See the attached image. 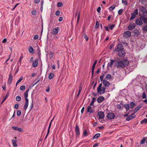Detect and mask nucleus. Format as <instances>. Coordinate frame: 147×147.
I'll list each match as a JSON object with an SVG mask.
<instances>
[{
  "label": "nucleus",
  "mask_w": 147,
  "mask_h": 147,
  "mask_svg": "<svg viewBox=\"0 0 147 147\" xmlns=\"http://www.w3.org/2000/svg\"><path fill=\"white\" fill-rule=\"evenodd\" d=\"M115 51H117L118 53V55L120 57H123L125 55L123 45L121 44H118L117 48L114 51V52Z\"/></svg>",
  "instance_id": "obj_1"
},
{
  "label": "nucleus",
  "mask_w": 147,
  "mask_h": 147,
  "mask_svg": "<svg viewBox=\"0 0 147 147\" xmlns=\"http://www.w3.org/2000/svg\"><path fill=\"white\" fill-rule=\"evenodd\" d=\"M128 64L129 62L127 60L123 59L117 61L116 63V66L118 68H122L127 65Z\"/></svg>",
  "instance_id": "obj_2"
},
{
  "label": "nucleus",
  "mask_w": 147,
  "mask_h": 147,
  "mask_svg": "<svg viewBox=\"0 0 147 147\" xmlns=\"http://www.w3.org/2000/svg\"><path fill=\"white\" fill-rule=\"evenodd\" d=\"M102 84L100 83L97 88V91L98 93L101 95L105 93L106 89L104 87H102Z\"/></svg>",
  "instance_id": "obj_3"
},
{
  "label": "nucleus",
  "mask_w": 147,
  "mask_h": 147,
  "mask_svg": "<svg viewBox=\"0 0 147 147\" xmlns=\"http://www.w3.org/2000/svg\"><path fill=\"white\" fill-rule=\"evenodd\" d=\"M107 117L109 119H112L115 118V115L113 113H109L108 114Z\"/></svg>",
  "instance_id": "obj_4"
},
{
  "label": "nucleus",
  "mask_w": 147,
  "mask_h": 147,
  "mask_svg": "<svg viewBox=\"0 0 147 147\" xmlns=\"http://www.w3.org/2000/svg\"><path fill=\"white\" fill-rule=\"evenodd\" d=\"M135 23L137 25H142L143 24L142 18H141V16L139 18L136 20Z\"/></svg>",
  "instance_id": "obj_5"
},
{
  "label": "nucleus",
  "mask_w": 147,
  "mask_h": 147,
  "mask_svg": "<svg viewBox=\"0 0 147 147\" xmlns=\"http://www.w3.org/2000/svg\"><path fill=\"white\" fill-rule=\"evenodd\" d=\"M102 83L104 86L105 87H108L110 85V82L105 80H103Z\"/></svg>",
  "instance_id": "obj_6"
},
{
  "label": "nucleus",
  "mask_w": 147,
  "mask_h": 147,
  "mask_svg": "<svg viewBox=\"0 0 147 147\" xmlns=\"http://www.w3.org/2000/svg\"><path fill=\"white\" fill-rule=\"evenodd\" d=\"M98 115L99 119H102L104 117V113L102 111H100L98 112Z\"/></svg>",
  "instance_id": "obj_7"
},
{
  "label": "nucleus",
  "mask_w": 147,
  "mask_h": 147,
  "mask_svg": "<svg viewBox=\"0 0 147 147\" xmlns=\"http://www.w3.org/2000/svg\"><path fill=\"white\" fill-rule=\"evenodd\" d=\"M104 100L105 98L104 97L101 96L97 98V100L98 103H100L103 101Z\"/></svg>",
  "instance_id": "obj_8"
},
{
  "label": "nucleus",
  "mask_w": 147,
  "mask_h": 147,
  "mask_svg": "<svg viewBox=\"0 0 147 147\" xmlns=\"http://www.w3.org/2000/svg\"><path fill=\"white\" fill-rule=\"evenodd\" d=\"M75 131L77 136H79L80 134V131L79 127L77 125H76Z\"/></svg>",
  "instance_id": "obj_9"
},
{
  "label": "nucleus",
  "mask_w": 147,
  "mask_h": 147,
  "mask_svg": "<svg viewBox=\"0 0 147 147\" xmlns=\"http://www.w3.org/2000/svg\"><path fill=\"white\" fill-rule=\"evenodd\" d=\"M131 33L129 31L125 32L124 34V36L126 38H128L131 36Z\"/></svg>",
  "instance_id": "obj_10"
},
{
  "label": "nucleus",
  "mask_w": 147,
  "mask_h": 147,
  "mask_svg": "<svg viewBox=\"0 0 147 147\" xmlns=\"http://www.w3.org/2000/svg\"><path fill=\"white\" fill-rule=\"evenodd\" d=\"M12 128L14 130L18 131L19 132H22L23 131L22 128H19L18 127L13 126L12 127Z\"/></svg>",
  "instance_id": "obj_11"
},
{
  "label": "nucleus",
  "mask_w": 147,
  "mask_h": 147,
  "mask_svg": "<svg viewBox=\"0 0 147 147\" xmlns=\"http://www.w3.org/2000/svg\"><path fill=\"white\" fill-rule=\"evenodd\" d=\"M135 27V26L134 24H130L128 26V29L129 30H131L134 28Z\"/></svg>",
  "instance_id": "obj_12"
},
{
  "label": "nucleus",
  "mask_w": 147,
  "mask_h": 147,
  "mask_svg": "<svg viewBox=\"0 0 147 147\" xmlns=\"http://www.w3.org/2000/svg\"><path fill=\"white\" fill-rule=\"evenodd\" d=\"M29 103V100L28 99H26V100L24 106V109L25 110H26L28 107Z\"/></svg>",
  "instance_id": "obj_13"
},
{
  "label": "nucleus",
  "mask_w": 147,
  "mask_h": 147,
  "mask_svg": "<svg viewBox=\"0 0 147 147\" xmlns=\"http://www.w3.org/2000/svg\"><path fill=\"white\" fill-rule=\"evenodd\" d=\"M141 10L143 13V14L145 15L146 16L147 15V11L146 10L144 7H142L141 8Z\"/></svg>",
  "instance_id": "obj_14"
},
{
  "label": "nucleus",
  "mask_w": 147,
  "mask_h": 147,
  "mask_svg": "<svg viewBox=\"0 0 147 147\" xmlns=\"http://www.w3.org/2000/svg\"><path fill=\"white\" fill-rule=\"evenodd\" d=\"M12 81V77L11 75V74H10L9 75V78L8 80V83L9 84H11Z\"/></svg>",
  "instance_id": "obj_15"
},
{
  "label": "nucleus",
  "mask_w": 147,
  "mask_h": 147,
  "mask_svg": "<svg viewBox=\"0 0 147 147\" xmlns=\"http://www.w3.org/2000/svg\"><path fill=\"white\" fill-rule=\"evenodd\" d=\"M38 64V61L37 59L35 60L33 62L32 66L34 67H36Z\"/></svg>",
  "instance_id": "obj_16"
},
{
  "label": "nucleus",
  "mask_w": 147,
  "mask_h": 147,
  "mask_svg": "<svg viewBox=\"0 0 147 147\" xmlns=\"http://www.w3.org/2000/svg\"><path fill=\"white\" fill-rule=\"evenodd\" d=\"M87 112L91 113L93 112V111L92 109V107L90 106H88L87 107Z\"/></svg>",
  "instance_id": "obj_17"
},
{
  "label": "nucleus",
  "mask_w": 147,
  "mask_h": 147,
  "mask_svg": "<svg viewBox=\"0 0 147 147\" xmlns=\"http://www.w3.org/2000/svg\"><path fill=\"white\" fill-rule=\"evenodd\" d=\"M114 61V60H113L112 59L111 60L110 62L108 64V66L110 67H111L113 65Z\"/></svg>",
  "instance_id": "obj_18"
},
{
  "label": "nucleus",
  "mask_w": 147,
  "mask_h": 147,
  "mask_svg": "<svg viewBox=\"0 0 147 147\" xmlns=\"http://www.w3.org/2000/svg\"><path fill=\"white\" fill-rule=\"evenodd\" d=\"M141 18H142V21H143L144 23H147V18L142 16H141Z\"/></svg>",
  "instance_id": "obj_19"
},
{
  "label": "nucleus",
  "mask_w": 147,
  "mask_h": 147,
  "mask_svg": "<svg viewBox=\"0 0 147 147\" xmlns=\"http://www.w3.org/2000/svg\"><path fill=\"white\" fill-rule=\"evenodd\" d=\"M29 91V90L28 89L26 91V92L24 93V96L25 98V100H26V99H28L27 98L28 97V92Z\"/></svg>",
  "instance_id": "obj_20"
},
{
  "label": "nucleus",
  "mask_w": 147,
  "mask_h": 147,
  "mask_svg": "<svg viewBox=\"0 0 147 147\" xmlns=\"http://www.w3.org/2000/svg\"><path fill=\"white\" fill-rule=\"evenodd\" d=\"M28 50L29 52L32 54H33L34 53L33 49L32 46L29 47L28 49Z\"/></svg>",
  "instance_id": "obj_21"
},
{
  "label": "nucleus",
  "mask_w": 147,
  "mask_h": 147,
  "mask_svg": "<svg viewBox=\"0 0 147 147\" xmlns=\"http://www.w3.org/2000/svg\"><path fill=\"white\" fill-rule=\"evenodd\" d=\"M13 145L14 147H17V145L16 144L17 141L16 140H13L12 141Z\"/></svg>",
  "instance_id": "obj_22"
},
{
  "label": "nucleus",
  "mask_w": 147,
  "mask_h": 147,
  "mask_svg": "<svg viewBox=\"0 0 147 147\" xmlns=\"http://www.w3.org/2000/svg\"><path fill=\"white\" fill-rule=\"evenodd\" d=\"M9 93L8 92H7V93L6 96H5L4 98L3 99V100L2 101V102H1V103H2L8 97V96H9Z\"/></svg>",
  "instance_id": "obj_23"
},
{
  "label": "nucleus",
  "mask_w": 147,
  "mask_h": 147,
  "mask_svg": "<svg viewBox=\"0 0 147 147\" xmlns=\"http://www.w3.org/2000/svg\"><path fill=\"white\" fill-rule=\"evenodd\" d=\"M106 80H110L111 79V76L110 74H107L105 78Z\"/></svg>",
  "instance_id": "obj_24"
},
{
  "label": "nucleus",
  "mask_w": 147,
  "mask_h": 147,
  "mask_svg": "<svg viewBox=\"0 0 147 147\" xmlns=\"http://www.w3.org/2000/svg\"><path fill=\"white\" fill-rule=\"evenodd\" d=\"M100 134L99 133H97L95 134V135L93 137V139L97 138H99L100 136Z\"/></svg>",
  "instance_id": "obj_25"
},
{
  "label": "nucleus",
  "mask_w": 147,
  "mask_h": 147,
  "mask_svg": "<svg viewBox=\"0 0 147 147\" xmlns=\"http://www.w3.org/2000/svg\"><path fill=\"white\" fill-rule=\"evenodd\" d=\"M96 98H92V100L90 104V106L93 105L94 102L96 101Z\"/></svg>",
  "instance_id": "obj_26"
},
{
  "label": "nucleus",
  "mask_w": 147,
  "mask_h": 147,
  "mask_svg": "<svg viewBox=\"0 0 147 147\" xmlns=\"http://www.w3.org/2000/svg\"><path fill=\"white\" fill-rule=\"evenodd\" d=\"M23 79L22 76H21L20 78L17 81L16 84V86H17V85Z\"/></svg>",
  "instance_id": "obj_27"
},
{
  "label": "nucleus",
  "mask_w": 147,
  "mask_h": 147,
  "mask_svg": "<svg viewBox=\"0 0 147 147\" xmlns=\"http://www.w3.org/2000/svg\"><path fill=\"white\" fill-rule=\"evenodd\" d=\"M58 32V30L57 29H54L53 30V33L54 34H56Z\"/></svg>",
  "instance_id": "obj_28"
},
{
  "label": "nucleus",
  "mask_w": 147,
  "mask_h": 147,
  "mask_svg": "<svg viewBox=\"0 0 147 147\" xmlns=\"http://www.w3.org/2000/svg\"><path fill=\"white\" fill-rule=\"evenodd\" d=\"M131 17L130 20H132L134 19L136 17V15L134 14H133L131 13Z\"/></svg>",
  "instance_id": "obj_29"
},
{
  "label": "nucleus",
  "mask_w": 147,
  "mask_h": 147,
  "mask_svg": "<svg viewBox=\"0 0 147 147\" xmlns=\"http://www.w3.org/2000/svg\"><path fill=\"white\" fill-rule=\"evenodd\" d=\"M115 5H113L109 7V10L110 11H112L115 8Z\"/></svg>",
  "instance_id": "obj_30"
},
{
  "label": "nucleus",
  "mask_w": 147,
  "mask_h": 147,
  "mask_svg": "<svg viewBox=\"0 0 147 147\" xmlns=\"http://www.w3.org/2000/svg\"><path fill=\"white\" fill-rule=\"evenodd\" d=\"M140 106H138L134 109V112L135 113L139 109L141 108Z\"/></svg>",
  "instance_id": "obj_31"
},
{
  "label": "nucleus",
  "mask_w": 147,
  "mask_h": 147,
  "mask_svg": "<svg viewBox=\"0 0 147 147\" xmlns=\"http://www.w3.org/2000/svg\"><path fill=\"white\" fill-rule=\"evenodd\" d=\"M53 74L51 73L49 76V78L50 79H51L53 78Z\"/></svg>",
  "instance_id": "obj_32"
},
{
  "label": "nucleus",
  "mask_w": 147,
  "mask_h": 147,
  "mask_svg": "<svg viewBox=\"0 0 147 147\" xmlns=\"http://www.w3.org/2000/svg\"><path fill=\"white\" fill-rule=\"evenodd\" d=\"M125 109H126L127 111L129 110V104H127L126 105H125Z\"/></svg>",
  "instance_id": "obj_33"
},
{
  "label": "nucleus",
  "mask_w": 147,
  "mask_h": 147,
  "mask_svg": "<svg viewBox=\"0 0 147 147\" xmlns=\"http://www.w3.org/2000/svg\"><path fill=\"white\" fill-rule=\"evenodd\" d=\"M140 123H147V119H145L143 120H142L141 121Z\"/></svg>",
  "instance_id": "obj_34"
},
{
  "label": "nucleus",
  "mask_w": 147,
  "mask_h": 147,
  "mask_svg": "<svg viewBox=\"0 0 147 147\" xmlns=\"http://www.w3.org/2000/svg\"><path fill=\"white\" fill-rule=\"evenodd\" d=\"M138 9H136L135 10L134 12L133 13H132L136 16L138 13Z\"/></svg>",
  "instance_id": "obj_35"
},
{
  "label": "nucleus",
  "mask_w": 147,
  "mask_h": 147,
  "mask_svg": "<svg viewBox=\"0 0 147 147\" xmlns=\"http://www.w3.org/2000/svg\"><path fill=\"white\" fill-rule=\"evenodd\" d=\"M135 105V104L134 102H132L130 103V107L131 108H133Z\"/></svg>",
  "instance_id": "obj_36"
},
{
  "label": "nucleus",
  "mask_w": 147,
  "mask_h": 147,
  "mask_svg": "<svg viewBox=\"0 0 147 147\" xmlns=\"http://www.w3.org/2000/svg\"><path fill=\"white\" fill-rule=\"evenodd\" d=\"M146 140V139L145 138H144L141 140L140 144H143Z\"/></svg>",
  "instance_id": "obj_37"
},
{
  "label": "nucleus",
  "mask_w": 147,
  "mask_h": 147,
  "mask_svg": "<svg viewBox=\"0 0 147 147\" xmlns=\"http://www.w3.org/2000/svg\"><path fill=\"white\" fill-rule=\"evenodd\" d=\"M127 0H122V3L125 5H127Z\"/></svg>",
  "instance_id": "obj_38"
},
{
  "label": "nucleus",
  "mask_w": 147,
  "mask_h": 147,
  "mask_svg": "<svg viewBox=\"0 0 147 147\" xmlns=\"http://www.w3.org/2000/svg\"><path fill=\"white\" fill-rule=\"evenodd\" d=\"M99 27V23L98 21H96V22L95 28L96 29L98 28Z\"/></svg>",
  "instance_id": "obj_39"
},
{
  "label": "nucleus",
  "mask_w": 147,
  "mask_h": 147,
  "mask_svg": "<svg viewBox=\"0 0 147 147\" xmlns=\"http://www.w3.org/2000/svg\"><path fill=\"white\" fill-rule=\"evenodd\" d=\"M21 100V98L19 96H16V100L17 101H20Z\"/></svg>",
  "instance_id": "obj_40"
},
{
  "label": "nucleus",
  "mask_w": 147,
  "mask_h": 147,
  "mask_svg": "<svg viewBox=\"0 0 147 147\" xmlns=\"http://www.w3.org/2000/svg\"><path fill=\"white\" fill-rule=\"evenodd\" d=\"M132 119V117H131V116H128L126 119V120L127 121H129Z\"/></svg>",
  "instance_id": "obj_41"
},
{
  "label": "nucleus",
  "mask_w": 147,
  "mask_h": 147,
  "mask_svg": "<svg viewBox=\"0 0 147 147\" xmlns=\"http://www.w3.org/2000/svg\"><path fill=\"white\" fill-rule=\"evenodd\" d=\"M146 96L145 93V92H144L142 94V98L143 99H146Z\"/></svg>",
  "instance_id": "obj_42"
},
{
  "label": "nucleus",
  "mask_w": 147,
  "mask_h": 147,
  "mask_svg": "<svg viewBox=\"0 0 147 147\" xmlns=\"http://www.w3.org/2000/svg\"><path fill=\"white\" fill-rule=\"evenodd\" d=\"M23 58V56L22 55H21V56L20 57V58L19 59L18 61V62H19L20 63H21L22 60Z\"/></svg>",
  "instance_id": "obj_43"
},
{
  "label": "nucleus",
  "mask_w": 147,
  "mask_h": 147,
  "mask_svg": "<svg viewBox=\"0 0 147 147\" xmlns=\"http://www.w3.org/2000/svg\"><path fill=\"white\" fill-rule=\"evenodd\" d=\"M123 11V9H120L118 11V13L119 15H121Z\"/></svg>",
  "instance_id": "obj_44"
},
{
  "label": "nucleus",
  "mask_w": 147,
  "mask_h": 147,
  "mask_svg": "<svg viewBox=\"0 0 147 147\" xmlns=\"http://www.w3.org/2000/svg\"><path fill=\"white\" fill-rule=\"evenodd\" d=\"M142 29L143 30L146 31H147V25L144 26L142 28Z\"/></svg>",
  "instance_id": "obj_45"
},
{
  "label": "nucleus",
  "mask_w": 147,
  "mask_h": 147,
  "mask_svg": "<svg viewBox=\"0 0 147 147\" xmlns=\"http://www.w3.org/2000/svg\"><path fill=\"white\" fill-rule=\"evenodd\" d=\"M122 105L121 104H120L119 105H118L117 106V108L119 109H121Z\"/></svg>",
  "instance_id": "obj_46"
},
{
  "label": "nucleus",
  "mask_w": 147,
  "mask_h": 147,
  "mask_svg": "<svg viewBox=\"0 0 147 147\" xmlns=\"http://www.w3.org/2000/svg\"><path fill=\"white\" fill-rule=\"evenodd\" d=\"M88 132H87L86 130H85L84 131L83 133V135L84 136H87V134H88Z\"/></svg>",
  "instance_id": "obj_47"
},
{
  "label": "nucleus",
  "mask_w": 147,
  "mask_h": 147,
  "mask_svg": "<svg viewBox=\"0 0 147 147\" xmlns=\"http://www.w3.org/2000/svg\"><path fill=\"white\" fill-rule=\"evenodd\" d=\"M20 89L21 90H24L25 89V87L24 86H22L20 87Z\"/></svg>",
  "instance_id": "obj_48"
},
{
  "label": "nucleus",
  "mask_w": 147,
  "mask_h": 147,
  "mask_svg": "<svg viewBox=\"0 0 147 147\" xmlns=\"http://www.w3.org/2000/svg\"><path fill=\"white\" fill-rule=\"evenodd\" d=\"M21 114V111L20 110L17 111V115L18 116H20Z\"/></svg>",
  "instance_id": "obj_49"
},
{
  "label": "nucleus",
  "mask_w": 147,
  "mask_h": 147,
  "mask_svg": "<svg viewBox=\"0 0 147 147\" xmlns=\"http://www.w3.org/2000/svg\"><path fill=\"white\" fill-rule=\"evenodd\" d=\"M49 57L50 58H52L53 57V54L52 52H49Z\"/></svg>",
  "instance_id": "obj_50"
},
{
  "label": "nucleus",
  "mask_w": 147,
  "mask_h": 147,
  "mask_svg": "<svg viewBox=\"0 0 147 147\" xmlns=\"http://www.w3.org/2000/svg\"><path fill=\"white\" fill-rule=\"evenodd\" d=\"M114 26H115V25H114V24L110 25L109 26V28L111 30H112L113 29V28H114Z\"/></svg>",
  "instance_id": "obj_51"
},
{
  "label": "nucleus",
  "mask_w": 147,
  "mask_h": 147,
  "mask_svg": "<svg viewBox=\"0 0 147 147\" xmlns=\"http://www.w3.org/2000/svg\"><path fill=\"white\" fill-rule=\"evenodd\" d=\"M130 116L131 117H132V119L135 118L136 117V115L134 113L131 114Z\"/></svg>",
  "instance_id": "obj_52"
},
{
  "label": "nucleus",
  "mask_w": 147,
  "mask_h": 147,
  "mask_svg": "<svg viewBox=\"0 0 147 147\" xmlns=\"http://www.w3.org/2000/svg\"><path fill=\"white\" fill-rule=\"evenodd\" d=\"M82 88L80 86L79 88V91H78V94L77 96H78L80 94V93L81 91L82 90Z\"/></svg>",
  "instance_id": "obj_53"
},
{
  "label": "nucleus",
  "mask_w": 147,
  "mask_h": 147,
  "mask_svg": "<svg viewBox=\"0 0 147 147\" xmlns=\"http://www.w3.org/2000/svg\"><path fill=\"white\" fill-rule=\"evenodd\" d=\"M60 13V11H57L55 13V14L56 16H58L59 15Z\"/></svg>",
  "instance_id": "obj_54"
},
{
  "label": "nucleus",
  "mask_w": 147,
  "mask_h": 147,
  "mask_svg": "<svg viewBox=\"0 0 147 147\" xmlns=\"http://www.w3.org/2000/svg\"><path fill=\"white\" fill-rule=\"evenodd\" d=\"M31 13L32 14L35 15L36 14V11L35 10H33L32 11Z\"/></svg>",
  "instance_id": "obj_55"
},
{
  "label": "nucleus",
  "mask_w": 147,
  "mask_h": 147,
  "mask_svg": "<svg viewBox=\"0 0 147 147\" xmlns=\"http://www.w3.org/2000/svg\"><path fill=\"white\" fill-rule=\"evenodd\" d=\"M80 19V13H79L77 17V22L78 23Z\"/></svg>",
  "instance_id": "obj_56"
},
{
  "label": "nucleus",
  "mask_w": 147,
  "mask_h": 147,
  "mask_svg": "<svg viewBox=\"0 0 147 147\" xmlns=\"http://www.w3.org/2000/svg\"><path fill=\"white\" fill-rule=\"evenodd\" d=\"M19 107V105L18 104H15L14 105V108L16 109H18Z\"/></svg>",
  "instance_id": "obj_57"
},
{
  "label": "nucleus",
  "mask_w": 147,
  "mask_h": 147,
  "mask_svg": "<svg viewBox=\"0 0 147 147\" xmlns=\"http://www.w3.org/2000/svg\"><path fill=\"white\" fill-rule=\"evenodd\" d=\"M62 5V4L61 2H59L57 4V6L58 7H61Z\"/></svg>",
  "instance_id": "obj_58"
},
{
  "label": "nucleus",
  "mask_w": 147,
  "mask_h": 147,
  "mask_svg": "<svg viewBox=\"0 0 147 147\" xmlns=\"http://www.w3.org/2000/svg\"><path fill=\"white\" fill-rule=\"evenodd\" d=\"M33 107V102H32L30 107V110H32Z\"/></svg>",
  "instance_id": "obj_59"
},
{
  "label": "nucleus",
  "mask_w": 147,
  "mask_h": 147,
  "mask_svg": "<svg viewBox=\"0 0 147 147\" xmlns=\"http://www.w3.org/2000/svg\"><path fill=\"white\" fill-rule=\"evenodd\" d=\"M84 38L86 39V41H87L88 40V38L86 34L84 35Z\"/></svg>",
  "instance_id": "obj_60"
},
{
  "label": "nucleus",
  "mask_w": 147,
  "mask_h": 147,
  "mask_svg": "<svg viewBox=\"0 0 147 147\" xmlns=\"http://www.w3.org/2000/svg\"><path fill=\"white\" fill-rule=\"evenodd\" d=\"M38 35H36L34 36V39H38Z\"/></svg>",
  "instance_id": "obj_61"
},
{
  "label": "nucleus",
  "mask_w": 147,
  "mask_h": 147,
  "mask_svg": "<svg viewBox=\"0 0 147 147\" xmlns=\"http://www.w3.org/2000/svg\"><path fill=\"white\" fill-rule=\"evenodd\" d=\"M100 9H101L100 7H98L97 9V11L99 13L100 11Z\"/></svg>",
  "instance_id": "obj_62"
},
{
  "label": "nucleus",
  "mask_w": 147,
  "mask_h": 147,
  "mask_svg": "<svg viewBox=\"0 0 147 147\" xmlns=\"http://www.w3.org/2000/svg\"><path fill=\"white\" fill-rule=\"evenodd\" d=\"M99 121L102 123L104 122V121L102 119H98Z\"/></svg>",
  "instance_id": "obj_63"
},
{
  "label": "nucleus",
  "mask_w": 147,
  "mask_h": 147,
  "mask_svg": "<svg viewBox=\"0 0 147 147\" xmlns=\"http://www.w3.org/2000/svg\"><path fill=\"white\" fill-rule=\"evenodd\" d=\"M34 2L36 3H38L40 2V1L39 0H35Z\"/></svg>",
  "instance_id": "obj_64"
}]
</instances>
